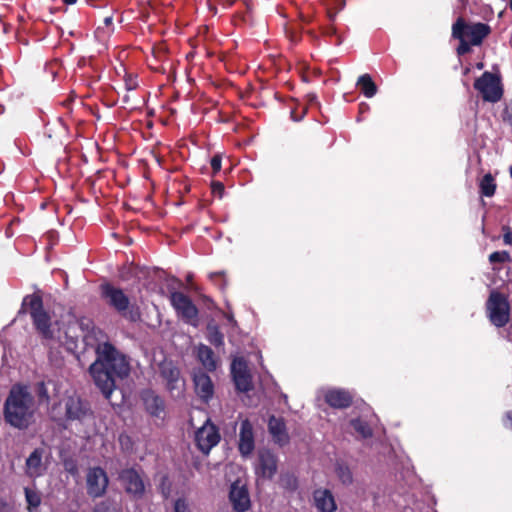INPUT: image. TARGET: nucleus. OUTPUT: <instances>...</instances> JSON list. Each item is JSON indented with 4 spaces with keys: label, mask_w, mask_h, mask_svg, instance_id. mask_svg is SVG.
I'll use <instances>...</instances> for the list:
<instances>
[{
    "label": "nucleus",
    "mask_w": 512,
    "mask_h": 512,
    "mask_svg": "<svg viewBox=\"0 0 512 512\" xmlns=\"http://www.w3.org/2000/svg\"><path fill=\"white\" fill-rule=\"evenodd\" d=\"M95 356V361L89 367V373L103 396L110 399L117 383L130 375L129 358L109 341L97 344Z\"/></svg>",
    "instance_id": "1"
},
{
    "label": "nucleus",
    "mask_w": 512,
    "mask_h": 512,
    "mask_svg": "<svg viewBox=\"0 0 512 512\" xmlns=\"http://www.w3.org/2000/svg\"><path fill=\"white\" fill-rule=\"evenodd\" d=\"M37 410L35 398L27 385H12L3 405L6 424L19 430H26L34 422Z\"/></svg>",
    "instance_id": "2"
},
{
    "label": "nucleus",
    "mask_w": 512,
    "mask_h": 512,
    "mask_svg": "<svg viewBox=\"0 0 512 512\" xmlns=\"http://www.w3.org/2000/svg\"><path fill=\"white\" fill-rule=\"evenodd\" d=\"M21 313L29 314L33 328L43 344L55 341V325L58 322H53L50 312L45 309L40 291L28 294L23 298L19 310V314Z\"/></svg>",
    "instance_id": "3"
},
{
    "label": "nucleus",
    "mask_w": 512,
    "mask_h": 512,
    "mask_svg": "<svg viewBox=\"0 0 512 512\" xmlns=\"http://www.w3.org/2000/svg\"><path fill=\"white\" fill-rule=\"evenodd\" d=\"M101 297L105 303L115 310L124 319L136 323L141 320V311L137 304L131 303L124 291L112 285L104 283L100 286Z\"/></svg>",
    "instance_id": "4"
},
{
    "label": "nucleus",
    "mask_w": 512,
    "mask_h": 512,
    "mask_svg": "<svg viewBox=\"0 0 512 512\" xmlns=\"http://www.w3.org/2000/svg\"><path fill=\"white\" fill-rule=\"evenodd\" d=\"M510 311L508 296L492 290L485 303V312L490 323L497 328L505 327L510 320Z\"/></svg>",
    "instance_id": "5"
},
{
    "label": "nucleus",
    "mask_w": 512,
    "mask_h": 512,
    "mask_svg": "<svg viewBox=\"0 0 512 512\" xmlns=\"http://www.w3.org/2000/svg\"><path fill=\"white\" fill-rule=\"evenodd\" d=\"M158 375L171 396L180 397L183 395L185 390V379L181 375L180 368L174 361L164 359L159 362Z\"/></svg>",
    "instance_id": "6"
},
{
    "label": "nucleus",
    "mask_w": 512,
    "mask_h": 512,
    "mask_svg": "<svg viewBox=\"0 0 512 512\" xmlns=\"http://www.w3.org/2000/svg\"><path fill=\"white\" fill-rule=\"evenodd\" d=\"M475 90H477L485 102L497 103L503 97V87L500 76L485 71L480 77H478L473 84Z\"/></svg>",
    "instance_id": "7"
},
{
    "label": "nucleus",
    "mask_w": 512,
    "mask_h": 512,
    "mask_svg": "<svg viewBox=\"0 0 512 512\" xmlns=\"http://www.w3.org/2000/svg\"><path fill=\"white\" fill-rule=\"evenodd\" d=\"M169 300L176 315L186 324L197 327L199 323V310L191 298L180 291L170 293Z\"/></svg>",
    "instance_id": "8"
},
{
    "label": "nucleus",
    "mask_w": 512,
    "mask_h": 512,
    "mask_svg": "<svg viewBox=\"0 0 512 512\" xmlns=\"http://www.w3.org/2000/svg\"><path fill=\"white\" fill-rule=\"evenodd\" d=\"M65 414L64 419L69 422L83 424L93 418V410L90 403L78 395H71L63 400Z\"/></svg>",
    "instance_id": "9"
},
{
    "label": "nucleus",
    "mask_w": 512,
    "mask_h": 512,
    "mask_svg": "<svg viewBox=\"0 0 512 512\" xmlns=\"http://www.w3.org/2000/svg\"><path fill=\"white\" fill-rule=\"evenodd\" d=\"M86 493L92 499L106 495L109 486L107 472L100 466L89 467L85 475Z\"/></svg>",
    "instance_id": "10"
},
{
    "label": "nucleus",
    "mask_w": 512,
    "mask_h": 512,
    "mask_svg": "<svg viewBox=\"0 0 512 512\" xmlns=\"http://www.w3.org/2000/svg\"><path fill=\"white\" fill-rule=\"evenodd\" d=\"M118 480L124 491L135 500L142 499L145 495L146 485L141 471L135 467L124 468L118 473Z\"/></svg>",
    "instance_id": "11"
},
{
    "label": "nucleus",
    "mask_w": 512,
    "mask_h": 512,
    "mask_svg": "<svg viewBox=\"0 0 512 512\" xmlns=\"http://www.w3.org/2000/svg\"><path fill=\"white\" fill-rule=\"evenodd\" d=\"M231 376L238 392L247 393L253 389L252 375L247 361L243 357H236L231 363Z\"/></svg>",
    "instance_id": "12"
},
{
    "label": "nucleus",
    "mask_w": 512,
    "mask_h": 512,
    "mask_svg": "<svg viewBox=\"0 0 512 512\" xmlns=\"http://www.w3.org/2000/svg\"><path fill=\"white\" fill-rule=\"evenodd\" d=\"M220 439L221 436L217 426L210 423L209 420L195 433L196 445L204 454H208L219 443Z\"/></svg>",
    "instance_id": "13"
},
{
    "label": "nucleus",
    "mask_w": 512,
    "mask_h": 512,
    "mask_svg": "<svg viewBox=\"0 0 512 512\" xmlns=\"http://www.w3.org/2000/svg\"><path fill=\"white\" fill-rule=\"evenodd\" d=\"M278 469V458L269 449H261L258 452L255 464V474L257 477L271 480Z\"/></svg>",
    "instance_id": "14"
},
{
    "label": "nucleus",
    "mask_w": 512,
    "mask_h": 512,
    "mask_svg": "<svg viewBox=\"0 0 512 512\" xmlns=\"http://www.w3.org/2000/svg\"><path fill=\"white\" fill-rule=\"evenodd\" d=\"M456 21H462L464 28L461 30V34H464L465 38H469L468 41L473 46L481 45L483 40L491 33V28L486 23L477 22L469 24L463 17H459Z\"/></svg>",
    "instance_id": "15"
},
{
    "label": "nucleus",
    "mask_w": 512,
    "mask_h": 512,
    "mask_svg": "<svg viewBox=\"0 0 512 512\" xmlns=\"http://www.w3.org/2000/svg\"><path fill=\"white\" fill-rule=\"evenodd\" d=\"M229 500L234 511L236 512H246L251 506L249 491L247 487L244 485L239 486L238 481L231 485Z\"/></svg>",
    "instance_id": "16"
},
{
    "label": "nucleus",
    "mask_w": 512,
    "mask_h": 512,
    "mask_svg": "<svg viewBox=\"0 0 512 512\" xmlns=\"http://www.w3.org/2000/svg\"><path fill=\"white\" fill-rule=\"evenodd\" d=\"M268 431L275 444L283 447L290 442V436L287 431L286 423L283 417L271 415L268 420Z\"/></svg>",
    "instance_id": "17"
},
{
    "label": "nucleus",
    "mask_w": 512,
    "mask_h": 512,
    "mask_svg": "<svg viewBox=\"0 0 512 512\" xmlns=\"http://www.w3.org/2000/svg\"><path fill=\"white\" fill-rule=\"evenodd\" d=\"M193 382L197 396L205 403H208L214 395V385L210 376L199 370L193 375Z\"/></svg>",
    "instance_id": "18"
},
{
    "label": "nucleus",
    "mask_w": 512,
    "mask_h": 512,
    "mask_svg": "<svg viewBox=\"0 0 512 512\" xmlns=\"http://www.w3.org/2000/svg\"><path fill=\"white\" fill-rule=\"evenodd\" d=\"M255 448L254 432L252 423L245 419L241 422L239 432L238 450L244 457L249 456Z\"/></svg>",
    "instance_id": "19"
},
{
    "label": "nucleus",
    "mask_w": 512,
    "mask_h": 512,
    "mask_svg": "<svg viewBox=\"0 0 512 512\" xmlns=\"http://www.w3.org/2000/svg\"><path fill=\"white\" fill-rule=\"evenodd\" d=\"M325 402L334 409H346L353 404L352 394L344 389H329L324 394Z\"/></svg>",
    "instance_id": "20"
},
{
    "label": "nucleus",
    "mask_w": 512,
    "mask_h": 512,
    "mask_svg": "<svg viewBox=\"0 0 512 512\" xmlns=\"http://www.w3.org/2000/svg\"><path fill=\"white\" fill-rule=\"evenodd\" d=\"M313 499L319 512H335L337 509L335 498L329 489H316Z\"/></svg>",
    "instance_id": "21"
},
{
    "label": "nucleus",
    "mask_w": 512,
    "mask_h": 512,
    "mask_svg": "<svg viewBox=\"0 0 512 512\" xmlns=\"http://www.w3.org/2000/svg\"><path fill=\"white\" fill-rule=\"evenodd\" d=\"M196 358L207 371L214 372L217 369V357L209 346L200 343L196 347Z\"/></svg>",
    "instance_id": "22"
},
{
    "label": "nucleus",
    "mask_w": 512,
    "mask_h": 512,
    "mask_svg": "<svg viewBox=\"0 0 512 512\" xmlns=\"http://www.w3.org/2000/svg\"><path fill=\"white\" fill-rule=\"evenodd\" d=\"M464 28L462 21H455L452 25V37L459 40V45L456 52L459 56H463L471 52L472 43L461 34V30Z\"/></svg>",
    "instance_id": "23"
},
{
    "label": "nucleus",
    "mask_w": 512,
    "mask_h": 512,
    "mask_svg": "<svg viewBox=\"0 0 512 512\" xmlns=\"http://www.w3.org/2000/svg\"><path fill=\"white\" fill-rule=\"evenodd\" d=\"M144 405L146 408V411L151 415L155 417H159L160 414L164 411V401L162 398L158 395H155L153 392L147 393L143 397Z\"/></svg>",
    "instance_id": "24"
},
{
    "label": "nucleus",
    "mask_w": 512,
    "mask_h": 512,
    "mask_svg": "<svg viewBox=\"0 0 512 512\" xmlns=\"http://www.w3.org/2000/svg\"><path fill=\"white\" fill-rule=\"evenodd\" d=\"M43 450L40 448L34 449L29 457L26 459L27 473L30 476L39 475L38 471L42 464Z\"/></svg>",
    "instance_id": "25"
},
{
    "label": "nucleus",
    "mask_w": 512,
    "mask_h": 512,
    "mask_svg": "<svg viewBox=\"0 0 512 512\" xmlns=\"http://www.w3.org/2000/svg\"><path fill=\"white\" fill-rule=\"evenodd\" d=\"M357 86L367 98H371L377 93V85L369 74L361 75L357 80Z\"/></svg>",
    "instance_id": "26"
},
{
    "label": "nucleus",
    "mask_w": 512,
    "mask_h": 512,
    "mask_svg": "<svg viewBox=\"0 0 512 512\" xmlns=\"http://www.w3.org/2000/svg\"><path fill=\"white\" fill-rule=\"evenodd\" d=\"M206 330V338L209 341V343L217 349L223 348L224 334L221 332L220 328L216 324L209 323L207 325Z\"/></svg>",
    "instance_id": "27"
},
{
    "label": "nucleus",
    "mask_w": 512,
    "mask_h": 512,
    "mask_svg": "<svg viewBox=\"0 0 512 512\" xmlns=\"http://www.w3.org/2000/svg\"><path fill=\"white\" fill-rule=\"evenodd\" d=\"M497 184L491 173L485 174L479 182V193L482 197H492L496 192Z\"/></svg>",
    "instance_id": "28"
},
{
    "label": "nucleus",
    "mask_w": 512,
    "mask_h": 512,
    "mask_svg": "<svg viewBox=\"0 0 512 512\" xmlns=\"http://www.w3.org/2000/svg\"><path fill=\"white\" fill-rule=\"evenodd\" d=\"M350 425L362 438H370L373 435L372 428L366 420L355 418L350 421Z\"/></svg>",
    "instance_id": "29"
},
{
    "label": "nucleus",
    "mask_w": 512,
    "mask_h": 512,
    "mask_svg": "<svg viewBox=\"0 0 512 512\" xmlns=\"http://www.w3.org/2000/svg\"><path fill=\"white\" fill-rule=\"evenodd\" d=\"M335 473L343 485L352 484L353 475L350 468L345 463L337 462L335 465Z\"/></svg>",
    "instance_id": "30"
},
{
    "label": "nucleus",
    "mask_w": 512,
    "mask_h": 512,
    "mask_svg": "<svg viewBox=\"0 0 512 512\" xmlns=\"http://www.w3.org/2000/svg\"><path fill=\"white\" fill-rule=\"evenodd\" d=\"M279 485L286 491L294 492L298 488V480L293 474H282L279 479Z\"/></svg>",
    "instance_id": "31"
},
{
    "label": "nucleus",
    "mask_w": 512,
    "mask_h": 512,
    "mask_svg": "<svg viewBox=\"0 0 512 512\" xmlns=\"http://www.w3.org/2000/svg\"><path fill=\"white\" fill-rule=\"evenodd\" d=\"M26 502L28 504V510L36 509L41 504V495L36 490H32L28 487L24 488Z\"/></svg>",
    "instance_id": "32"
},
{
    "label": "nucleus",
    "mask_w": 512,
    "mask_h": 512,
    "mask_svg": "<svg viewBox=\"0 0 512 512\" xmlns=\"http://www.w3.org/2000/svg\"><path fill=\"white\" fill-rule=\"evenodd\" d=\"M93 512H119V508L113 500L106 499L97 503Z\"/></svg>",
    "instance_id": "33"
},
{
    "label": "nucleus",
    "mask_w": 512,
    "mask_h": 512,
    "mask_svg": "<svg viewBox=\"0 0 512 512\" xmlns=\"http://www.w3.org/2000/svg\"><path fill=\"white\" fill-rule=\"evenodd\" d=\"M511 261V256L508 251H495L489 255V262L491 264L507 263Z\"/></svg>",
    "instance_id": "34"
},
{
    "label": "nucleus",
    "mask_w": 512,
    "mask_h": 512,
    "mask_svg": "<svg viewBox=\"0 0 512 512\" xmlns=\"http://www.w3.org/2000/svg\"><path fill=\"white\" fill-rule=\"evenodd\" d=\"M35 392L41 404L49 402L50 396L44 381L38 382L36 384Z\"/></svg>",
    "instance_id": "35"
},
{
    "label": "nucleus",
    "mask_w": 512,
    "mask_h": 512,
    "mask_svg": "<svg viewBox=\"0 0 512 512\" xmlns=\"http://www.w3.org/2000/svg\"><path fill=\"white\" fill-rule=\"evenodd\" d=\"M209 278L220 289L226 286L225 273L223 271L212 272L209 274Z\"/></svg>",
    "instance_id": "36"
},
{
    "label": "nucleus",
    "mask_w": 512,
    "mask_h": 512,
    "mask_svg": "<svg viewBox=\"0 0 512 512\" xmlns=\"http://www.w3.org/2000/svg\"><path fill=\"white\" fill-rule=\"evenodd\" d=\"M210 165H211V168H212V174L213 175H216L217 173L220 172L221 170V165H222V157L220 154H215L211 160H210Z\"/></svg>",
    "instance_id": "37"
},
{
    "label": "nucleus",
    "mask_w": 512,
    "mask_h": 512,
    "mask_svg": "<svg viewBox=\"0 0 512 512\" xmlns=\"http://www.w3.org/2000/svg\"><path fill=\"white\" fill-rule=\"evenodd\" d=\"M211 191L214 196H218L219 198H222L225 187L224 184L220 181H213L211 183Z\"/></svg>",
    "instance_id": "38"
},
{
    "label": "nucleus",
    "mask_w": 512,
    "mask_h": 512,
    "mask_svg": "<svg viewBox=\"0 0 512 512\" xmlns=\"http://www.w3.org/2000/svg\"><path fill=\"white\" fill-rule=\"evenodd\" d=\"M174 512H190L188 505L183 498H178L174 503Z\"/></svg>",
    "instance_id": "39"
},
{
    "label": "nucleus",
    "mask_w": 512,
    "mask_h": 512,
    "mask_svg": "<svg viewBox=\"0 0 512 512\" xmlns=\"http://www.w3.org/2000/svg\"><path fill=\"white\" fill-rule=\"evenodd\" d=\"M503 242L506 245H512V228L508 225L502 226Z\"/></svg>",
    "instance_id": "40"
},
{
    "label": "nucleus",
    "mask_w": 512,
    "mask_h": 512,
    "mask_svg": "<svg viewBox=\"0 0 512 512\" xmlns=\"http://www.w3.org/2000/svg\"><path fill=\"white\" fill-rule=\"evenodd\" d=\"M138 86V82H137V79L136 77L132 76V75H128L126 78H125V87H126V90L130 91V90H134L136 89Z\"/></svg>",
    "instance_id": "41"
},
{
    "label": "nucleus",
    "mask_w": 512,
    "mask_h": 512,
    "mask_svg": "<svg viewBox=\"0 0 512 512\" xmlns=\"http://www.w3.org/2000/svg\"><path fill=\"white\" fill-rule=\"evenodd\" d=\"M503 425L507 428L512 430V411L506 412L503 418Z\"/></svg>",
    "instance_id": "42"
},
{
    "label": "nucleus",
    "mask_w": 512,
    "mask_h": 512,
    "mask_svg": "<svg viewBox=\"0 0 512 512\" xmlns=\"http://www.w3.org/2000/svg\"><path fill=\"white\" fill-rule=\"evenodd\" d=\"M166 481H167V477H163L162 482L160 484V489H161V492H162L164 498H168V496L170 494V487L169 486L166 487V483H165Z\"/></svg>",
    "instance_id": "43"
},
{
    "label": "nucleus",
    "mask_w": 512,
    "mask_h": 512,
    "mask_svg": "<svg viewBox=\"0 0 512 512\" xmlns=\"http://www.w3.org/2000/svg\"><path fill=\"white\" fill-rule=\"evenodd\" d=\"M200 300L207 306L208 309L214 307V301L207 295H200Z\"/></svg>",
    "instance_id": "44"
},
{
    "label": "nucleus",
    "mask_w": 512,
    "mask_h": 512,
    "mask_svg": "<svg viewBox=\"0 0 512 512\" xmlns=\"http://www.w3.org/2000/svg\"><path fill=\"white\" fill-rule=\"evenodd\" d=\"M65 468L71 474H74L77 472V467L74 463H71V464L66 463Z\"/></svg>",
    "instance_id": "45"
},
{
    "label": "nucleus",
    "mask_w": 512,
    "mask_h": 512,
    "mask_svg": "<svg viewBox=\"0 0 512 512\" xmlns=\"http://www.w3.org/2000/svg\"><path fill=\"white\" fill-rule=\"evenodd\" d=\"M307 98L310 104L316 103L317 96L315 94H308Z\"/></svg>",
    "instance_id": "46"
},
{
    "label": "nucleus",
    "mask_w": 512,
    "mask_h": 512,
    "mask_svg": "<svg viewBox=\"0 0 512 512\" xmlns=\"http://www.w3.org/2000/svg\"><path fill=\"white\" fill-rule=\"evenodd\" d=\"M237 0H225L224 1V6L226 8H230L232 7L235 3H236Z\"/></svg>",
    "instance_id": "47"
},
{
    "label": "nucleus",
    "mask_w": 512,
    "mask_h": 512,
    "mask_svg": "<svg viewBox=\"0 0 512 512\" xmlns=\"http://www.w3.org/2000/svg\"><path fill=\"white\" fill-rule=\"evenodd\" d=\"M507 339L508 341L512 342V324L507 329Z\"/></svg>",
    "instance_id": "48"
},
{
    "label": "nucleus",
    "mask_w": 512,
    "mask_h": 512,
    "mask_svg": "<svg viewBox=\"0 0 512 512\" xmlns=\"http://www.w3.org/2000/svg\"><path fill=\"white\" fill-rule=\"evenodd\" d=\"M335 33H336V29L334 27H328L325 32V34H327V35H334Z\"/></svg>",
    "instance_id": "49"
},
{
    "label": "nucleus",
    "mask_w": 512,
    "mask_h": 512,
    "mask_svg": "<svg viewBox=\"0 0 512 512\" xmlns=\"http://www.w3.org/2000/svg\"><path fill=\"white\" fill-rule=\"evenodd\" d=\"M112 21H113V19H112V17H111V16H107V17H105V18H104V24H105L106 26L111 25V24H112Z\"/></svg>",
    "instance_id": "50"
},
{
    "label": "nucleus",
    "mask_w": 512,
    "mask_h": 512,
    "mask_svg": "<svg viewBox=\"0 0 512 512\" xmlns=\"http://www.w3.org/2000/svg\"><path fill=\"white\" fill-rule=\"evenodd\" d=\"M66 5L75 4L77 0H62Z\"/></svg>",
    "instance_id": "51"
},
{
    "label": "nucleus",
    "mask_w": 512,
    "mask_h": 512,
    "mask_svg": "<svg viewBox=\"0 0 512 512\" xmlns=\"http://www.w3.org/2000/svg\"><path fill=\"white\" fill-rule=\"evenodd\" d=\"M124 438H126L127 440H129V437H128V436H123V435H121V436H120V438H119V440H120V442H121V443H123V439H124Z\"/></svg>",
    "instance_id": "52"
},
{
    "label": "nucleus",
    "mask_w": 512,
    "mask_h": 512,
    "mask_svg": "<svg viewBox=\"0 0 512 512\" xmlns=\"http://www.w3.org/2000/svg\"><path fill=\"white\" fill-rule=\"evenodd\" d=\"M86 1H87V3H88L89 5H91V6H95V4H94L95 0H86Z\"/></svg>",
    "instance_id": "53"
},
{
    "label": "nucleus",
    "mask_w": 512,
    "mask_h": 512,
    "mask_svg": "<svg viewBox=\"0 0 512 512\" xmlns=\"http://www.w3.org/2000/svg\"><path fill=\"white\" fill-rule=\"evenodd\" d=\"M508 7H509V9L512 11V0H509V2H508Z\"/></svg>",
    "instance_id": "54"
},
{
    "label": "nucleus",
    "mask_w": 512,
    "mask_h": 512,
    "mask_svg": "<svg viewBox=\"0 0 512 512\" xmlns=\"http://www.w3.org/2000/svg\"><path fill=\"white\" fill-rule=\"evenodd\" d=\"M482 67H483V64H482V63H479V64L477 65V68H479V69H481Z\"/></svg>",
    "instance_id": "55"
}]
</instances>
